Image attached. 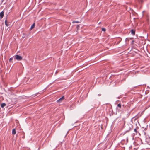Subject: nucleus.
Wrapping results in <instances>:
<instances>
[{"mask_svg": "<svg viewBox=\"0 0 150 150\" xmlns=\"http://www.w3.org/2000/svg\"><path fill=\"white\" fill-rule=\"evenodd\" d=\"M138 129V127H137L135 128L134 129V131L136 132V133H137V130Z\"/></svg>", "mask_w": 150, "mask_h": 150, "instance_id": "8", "label": "nucleus"}, {"mask_svg": "<svg viewBox=\"0 0 150 150\" xmlns=\"http://www.w3.org/2000/svg\"><path fill=\"white\" fill-rule=\"evenodd\" d=\"M79 27V25H77V27Z\"/></svg>", "mask_w": 150, "mask_h": 150, "instance_id": "16", "label": "nucleus"}, {"mask_svg": "<svg viewBox=\"0 0 150 150\" xmlns=\"http://www.w3.org/2000/svg\"><path fill=\"white\" fill-rule=\"evenodd\" d=\"M64 98V96H62L61 98L57 100V102L58 103H60L61 102L62 100H63Z\"/></svg>", "mask_w": 150, "mask_h": 150, "instance_id": "2", "label": "nucleus"}, {"mask_svg": "<svg viewBox=\"0 0 150 150\" xmlns=\"http://www.w3.org/2000/svg\"><path fill=\"white\" fill-rule=\"evenodd\" d=\"M102 30L103 31H106V29L105 28H103L102 29Z\"/></svg>", "mask_w": 150, "mask_h": 150, "instance_id": "13", "label": "nucleus"}, {"mask_svg": "<svg viewBox=\"0 0 150 150\" xmlns=\"http://www.w3.org/2000/svg\"><path fill=\"white\" fill-rule=\"evenodd\" d=\"M13 59H14V56L13 57H11L10 58V59H9V62H11L12 61V60Z\"/></svg>", "mask_w": 150, "mask_h": 150, "instance_id": "12", "label": "nucleus"}, {"mask_svg": "<svg viewBox=\"0 0 150 150\" xmlns=\"http://www.w3.org/2000/svg\"><path fill=\"white\" fill-rule=\"evenodd\" d=\"M6 105V104L5 103H3L1 105V107L2 108H3Z\"/></svg>", "mask_w": 150, "mask_h": 150, "instance_id": "7", "label": "nucleus"}, {"mask_svg": "<svg viewBox=\"0 0 150 150\" xmlns=\"http://www.w3.org/2000/svg\"><path fill=\"white\" fill-rule=\"evenodd\" d=\"M148 92V91H146L145 92V94H147Z\"/></svg>", "mask_w": 150, "mask_h": 150, "instance_id": "14", "label": "nucleus"}, {"mask_svg": "<svg viewBox=\"0 0 150 150\" xmlns=\"http://www.w3.org/2000/svg\"><path fill=\"white\" fill-rule=\"evenodd\" d=\"M131 33L133 35H134L135 34V31L134 30H132L131 31Z\"/></svg>", "mask_w": 150, "mask_h": 150, "instance_id": "6", "label": "nucleus"}, {"mask_svg": "<svg viewBox=\"0 0 150 150\" xmlns=\"http://www.w3.org/2000/svg\"><path fill=\"white\" fill-rule=\"evenodd\" d=\"M4 12L3 11L0 13V18L2 19L4 16Z\"/></svg>", "mask_w": 150, "mask_h": 150, "instance_id": "3", "label": "nucleus"}, {"mask_svg": "<svg viewBox=\"0 0 150 150\" xmlns=\"http://www.w3.org/2000/svg\"><path fill=\"white\" fill-rule=\"evenodd\" d=\"M80 23L78 21H74L72 22V23Z\"/></svg>", "mask_w": 150, "mask_h": 150, "instance_id": "10", "label": "nucleus"}, {"mask_svg": "<svg viewBox=\"0 0 150 150\" xmlns=\"http://www.w3.org/2000/svg\"><path fill=\"white\" fill-rule=\"evenodd\" d=\"M7 20H6V19L5 20V25H6V26H8V25H9L7 23Z\"/></svg>", "mask_w": 150, "mask_h": 150, "instance_id": "11", "label": "nucleus"}, {"mask_svg": "<svg viewBox=\"0 0 150 150\" xmlns=\"http://www.w3.org/2000/svg\"><path fill=\"white\" fill-rule=\"evenodd\" d=\"M101 95V94H98V96H100Z\"/></svg>", "mask_w": 150, "mask_h": 150, "instance_id": "15", "label": "nucleus"}, {"mask_svg": "<svg viewBox=\"0 0 150 150\" xmlns=\"http://www.w3.org/2000/svg\"><path fill=\"white\" fill-rule=\"evenodd\" d=\"M12 134H16V131L15 129H13L12 130Z\"/></svg>", "mask_w": 150, "mask_h": 150, "instance_id": "5", "label": "nucleus"}, {"mask_svg": "<svg viewBox=\"0 0 150 150\" xmlns=\"http://www.w3.org/2000/svg\"><path fill=\"white\" fill-rule=\"evenodd\" d=\"M121 107V103H119L117 105V106L116 107V108L117 110H119Z\"/></svg>", "mask_w": 150, "mask_h": 150, "instance_id": "4", "label": "nucleus"}, {"mask_svg": "<svg viewBox=\"0 0 150 150\" xmlns=\"http://www.w3.org/2000/svg\"><path fill=\"white\" fill-rule=\"evenodd\" d=\"M35 23H33V24L32 25H31V27H30V29H32L33 28H34V27H35Z\"/></svg>", "mask_w": 150, "mask_h": 150, "instance_id": "9", "label": "nucleus"}, {"mask_svg": "<svg viewBox=\"0 0 150 150\" xmlns=\"http://www.w3.org/2000/svg\"><path fill=\"white\" fill-rule=\"evenodd\" d=\"M22 59V57L21 56L18 55L14 56V60H17L18 61H21Z\"/></svg>", "mask_w": 150, "mask_h": 150, "instance_id": "1", "label": "nucleus"}]
</instances>
